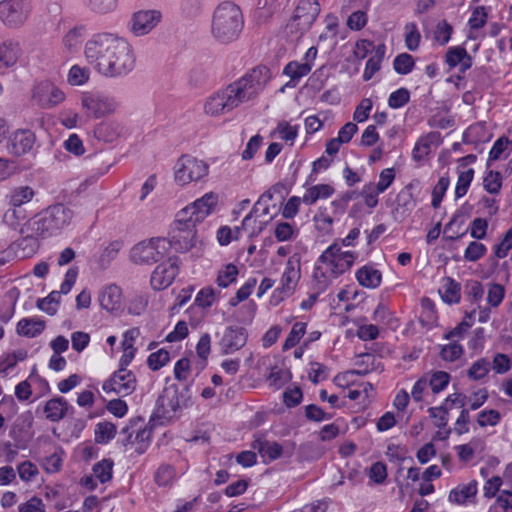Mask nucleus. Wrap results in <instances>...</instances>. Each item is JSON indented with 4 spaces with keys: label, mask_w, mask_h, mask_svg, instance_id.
<instances>
[{
    "label": "nucleus",
    "mask_w": 512,
    "mask_h": 512,
    "mask_svg": "<svg viewBox=\"0 0 512 512\" xmlns=\"http://www.w3.org/2000/svg\"><path fill=\"white\" fill-rule=\"evenodd\" d=\"M28 14V0H3L0 2V19L9 27L22 25Z\"/></svg>",
    "instance_id": "obj_13"
},
{
    "label": "nucleus",
    "mask_w": 512,
    "mask_h": 512,
    "mask_svg": "<svg viewBox=\"0 0 512 512\" xmlns=\"http://www.w3.org/2000/svg\"><path fill=\"white\" fill-rule=\"evenodd\" d=\"M483 186L490 194L499 193L502 186V178L499 172L489 171L483 179Z\"/></svg>",
    "instance_id": "obj_55"
},
{
    "label": "nucleus",
    "mask_w": 512,
    "mask_h": 512,
    "mask_svg": "<svg viewBox=\"0 0 512 512\" xmlns=\"http://www.w3.org/2000/svg\"><path fill=\"white\" fill-rule=\"evenodd\" d=\"M270 70L258 66L224 89L211 95L204 104V111L210 116H219L232 111L244 102L255 99L270 80Z\"/></svg>",
    "instance_id": "obj_2"
},
{
    "label": "nucleus",
    "mask_w": 512,
    "mask_h": 512,
    "mask_svg": "<svg viewBox=\"0 0 512 512\" xmlns=\"http://www.w3.org/2000/svg\"><path fill=\"white\" fill-rule=\"evenodd\" d=\"M179 272L177 257H169L166 261L156 266L151 274V287L156 291L168 288Z\"/></svg>",
    "instance_id": "obj_15"
},
{
    "label": "nucleus",
    "mask_w": 512,
    "mask_h": 512,
    "mask_svg": "<svg viewBox=\"0 0 512 512\" xmlns=\"http://www.w3.org/2000/svg\"><path fill=\"white\" fill-rule=\"evenodd\" d=\"M428 413L431 418L435 419V425L438 428H445L447 426L449 412L446 406L430 407Z\"/></svg>",
    "instance_id": "obj_61"
},
{
    "label": "nucleus",
    "mask_w": 512,
    "mask_h": 512,
    "mask_svg": "<svg viewBox=\"0 0 512 512\" xmlns=\"http://www.w3.org/2000/svg\"><path fill=\"white\" fill-rule=\"evenodd\" d=\"M372 107H373V103H372L371 99H369V98L362 99L354 111L353 119L355 121H357L358 123H362V122L366 121L370 115Z\"/></svg>",
    "instance_id": "obj_63"
},
{
    "label": "nucleus",
    "mask_w": 512,
    "mask_h": 512,
    "mask_svg": "<svg viewBox=\"0 0 512 512\" xmlns=\"http://www.w3.org/2000/svg\"><path fill=\"white\" fill-rule=\"evenodd\" d=\"M170 360L169 352L165 349H160L154 353H151L147 359L149 368L153 371H157L165 366Z\"/></svg>",
    "instance_id": "obj_52"
},
{
    "label": "nucleus",
    "mask_w": 512,
    "mask_h": 512,
    "mask_svg": "<svg viewBox=\"0 0 512 512\" xmlns=\"http://www.w3.org/2000/svg\"><path fill=\"white\" fill-rule=\"evenodd\" d=\"M89 75L88 68L73 65L68 73V82L73 86L83 85L89 80Z\"/></svg>",
    "instance_id": "obj_47"
},
{
    "label": "nucleus",
    "mask_w": 512,
    "mask_h": 512,
    "mask_svg": "<svg viewBox=\"0 0 512 512\" xmlns=\"http://www.w3.org/2000/svg\"><path fill=\"white\" fill-rule=\"evenodd\" d=\"M306 331V323L304 322H296L288 334L284 344L283 350L287 351L298 344L300 339L304 336Z\"/></svg>",
    "instance_id": "obj_42"
},
{
    "label": "nucleus",
    "mask_w": 512,
    "mask_h": 512,
    "mask_svg": "<svg viewBox=\"0 0 512 512\" xmlns=\"http://www.w3.org/2000/svg\"><path fill=\"white\" fill-rule=\"evenodd\" d=\"M505 296V289L501 284L492 283L489 285L487 301L490 306L498 307Z\"/></svg>",
    "instance_id": "obj_58"
},
{
    "label": "nucleus",
    "mask_w": 512,
    "mask_h": 512,
    "mask_svg": "<svg viewBox=\"0 0 512 512\" xmlns=\"http://www.w3.org/2000/svg\"><path fill=\"white\" fill-rule=\"evenodd\" d=\"M275 133L279 135L280 139L288 142L290 145H293L298 134V128L297 126L290 125L286 121H282L278 123Z\"/></svg>",
    "instance_id": "obj_49"
},
{
    "label": "nucleus",
    "mask_w": 512,
    "mask_h": 512,
    "mask_svg": "<svg viewBox=\"0 0 512 512\" xmlns=\"http://www.w3.org/2000/svg\"><path fill=\"white\" fill-rule=\"evenodd\" d=\"M354 262L352 252H342L337 244L330 245L319 257L313 279L317 293L311 296L315 301L318 294L324 292L334 279L349 270Z\"/></svg>",
    "instance_id": "obj_4"
},
{
    "label": "nucleus",
    "mask_w": 512,
    "mask_h": 512,
    "mask_svg": "<svg viewBox=\"0 0 512 512\" xmlns=\"http://www.w3.org/2000/svg\"><path fill=\"white\" fill-rule=\"evenodd\" d=\"M21 55L19 43L6 40L0 43V69L13 67Z\"/></svg>",
    "instance_id": "obj_26"
},
{
    "label": "nucleus",
    "mask_w": 512,
    "mask_h": 512,
    "mask_svg": "<svg viewBox=\"0 0 512 512\" xmlns=\"http://www.w3.org/2000/svg\"><path fill=\"white\" fill-rule=\"evenodd\" d=\"M122 248V242L113 241L104 248L98 258V264L101 269H106L110 266L113 260L116 259L120 249Z\"/></svg>",
    "instance_id": "obj_37"
},
{
    "label": "nucleus",
    "mask_w": 512,
    "mask_h": 512,
    "mask_svg": "<svg viewBox=\"0 0 512 512\" xmlns=\"http://www.w3.org/2000/svg\"><path fill=\"white\" fill-rule=\"evenodd\" d=\"M320 12V5L316 0H300L293 19L301 30H307L316 20Z\"/></svg>",
    "instance_id": "obj_20"
},
{
    "label": "nucleus",
    "mask_w": 512,
    "mask_h": 512,
    "mask_svg": "<svg viewBox=\"0 0 512 512\" xmlns=\"http://www.w3.org/2000/svg\"><path fill=\"white\" fill-rule=\"evenodd\" d=\"M436 138V133H429L421 137L416 142L412 151L413 159L417 162L422 161L431 152V145L435 142Z\"/></svg>",
    "instance_id": "obj_35"
},
{
    "label": "nucleus",
    "mask_w": 512,
    "mask_h": 512,
    "mask_svg": "<svg viewBox=\"0 0 512 512\" xmlns=\"http://www.w3.org/2000/svg\"><path fill=\"white\" fill-rule=\"evenodd\" d=\"M453 33V27L446 20H441L437 23L434 31V39L440 45H446Z\"/></svg>",
    "instance_id": "obj_50"
},
{
    "label": "nucleus",
    "mask_w": 512,
    "mask_h": 512,
    "mask_svg": "<svg viewBox=\"0 0 512 512\" xmlns=\"http://www.w3.org/2000/svg\"><path fill=\"white\" fill-rule=\"evenodd\" d=\"M300 258L297 255L289 257L281 278V287L273 293V299L283 300L290 296L300 279Z\"/></svg>",
    "instance_id": "obj_14"
},
{
    "label": "nucleus",
    "mask_w": 512,
    "mask_h": 512,
    "mask_svg": "<svg viewBox=\"0 0 512 512\" xmlns=\"http://www.w3.org/2000/svg\"><path fill=\"white\" fill-rule=\"evenodd\" d=\"M334 188L329 184L311 186L303 195L302 201L307 205L314 204L319 199H327L334 193Z\"/></svg>",
    "instance_id": "obj_32"
},
{
    "label": "nucleus",
    "mask_w": 512,
    "mask_h": 512,
    "mask_svg": "<svg viewBox=\"0 0 512 512\" xmlns=\"http://www.w3.org/2000/svg\"><path fill=\"white\" fill-rule=\"evenodd\" d=\"M73 411V407L63 397H54L48 400L43 407L45 418L51 422H59Z\"/></svg>",
    "instance_id": "obj_24"
},
{
    "label": "nucleus",
    "mask_w": 512,
    "mask_h": 512,
    "mask_svg": "<svg viewBox=\"0 0 512 512\" xmlns=\"http://www.w3.org/2000/svg\"><path fill=\"white\" fill-rule=\"evenodd\" d=\"M122 126L114 121L101 122L94 129V136L104 142H113L122 133Z\"/></svg>",
    "instance_id": "obj_27"
},
{
    "label": "nucleus",
    "mask_w": 512,
    "mask_h": 512,
    "mask_svg": "<svg viewBox=\"0 0 512 512\" xmlns=\"http://www.w3.org/2000/svg\"><path fill=\"white\" fill-rule=\"evenodd\" d=\"M474 177V170L472 168H469L465 171H461L458 176L456 188H455V195L456 198H461L464 196L468 188L473 180Z\"/></svg>",
    "instance_id": "obj_45"
},
{
    "label": "nucleus",
    "mask_w": 512,
    "mask_h": 512,
    "mask_svg": "<svg viewBox=\"0 0 512 512\" xmlns=\"http://www.w3.org/2000/svg\"><path fill=\"white\" fill-rule=\"evenodd\" d=\"M410 100V92L407 88H399L392 92L388 98V106L392 109H399Z\"/></svg>",
    "instance_id": "obj_51"
},
{
    "label": "nucleus",
    "mask_w": 512,
    "mask_h": 512,
    "mask_svg": "<svg viewBox=\"0 0 512 512\" xmlns=\"http://www.w3.org/2000/svg\"><path fill=\"white\" fill-rule=\"evenodd\" d=\"M510 249H512V226L504 234L502 241L494 246V254L497 258H504Z\"/></svg>",
    "instance_id": "obj_64"
},
{
    "label": "nucleus",
    "mask_w": 512,
    "mask_h": 512,
    "mask_svg": "<svg viewBox=\"0 0 512 512\" xmlns=\"http://www.w3.org/2000/svg\"><path fill=\"white\" fill-rule=\"evenodd\" d=\"M100 306L113 314L120 313L123 310L122 290L116 284H110L103 287L98 294Z\"/></svg>",
    "instance_id": "obj_21"
},
{
    "label": "nucleus",
    "mask_w": 512,
    "mask_h": 512,
    "mask_svg": "<svg viewBox=\"0 0 512 512\" xmlns=\"http://www.w3.org/2000/svg\"><path fill=\"white\" fill-rule=\"evenodd\" d=\"M248 333L240 326H229L225 329L219 342L222 354H233L243 348L247 342Z\"/></svg>",
    "instance_id": "obj_18"
},
{
    "label": "nucleus",
    "mask_w": 512,
    "mask_h": 512,
    "mask_svg": "<svg viewBox=\"0 0 512 512\" xmlns=\"http://www.w3.org/2000/svg\"><path fill=\"white\" fill-rule=\"evenodd\" d=\"M137 380L132 371L127 368H119L111 377L103 383L102 389L106 392H114L122 397L134 392Z\"/></svg>",
    "instance_id": "obj_12"
},
{
    "label": "nucleus",
    "mask_w": 512,
    "mask_h": 512,
    "mask_svg": "<svg viewBox=\"0 0 512 512\" xmlns=\"http://www.w3.org/2000/svg\"><path fill=\"white\" fill-rule=\"evenodd\" d=\"M405 29V45L408 50L415 51L420 45L421 35L414 22L407 23Z\"/></svg>",
    "instance_id": "obj_43"
},
{
    "label": "nucleus",
    "mask_w": 512,
    "mask_h": 512,
    "mask_svg": "<svg viewBox=\"0 0 512 512\" xmlns=\"http://www.w3.org/2000/svg\"><path fill=\"white\" fill-rule=\"evenodd\" d=\"M487 252V248L484 244L472 241L464 252V258L467 261L475 262L482 258Z\"/></svg>",
    "instance_id": "obj_57"
},
{
    "label": "nucleus",
    "mask_w": 512,
    "mask_h": 512,
    "mask_svg": "<svg viewBox=\"0 0 512 512\" xmlns=\"http://www.w3.org/2000/svg\"><path fill=\"white\" fill-rule=\"evenodd\" d=\"M209 167L203 160L190 155L181 156L175 165V181L180 185L199 181L207 176Z\"/></svg>",
    "instance_id": "obj_8"
},
{
    "label": "nucleus",
    "mask_w": 512,
    "mask_h": 512,
    "mask_svg": "<svg viewBox=\"0 0 512 512\" xmlns=\"http://www.w3.org/2000/svg\"><path fill=\"white\" fill-rule=\"evenodd\" d=\"M61 299V292L52 291L47 297L37 300V307L49 315H55L57 305Z\"/></svg>",
    "instance_id": "obj_40"
},
{
    "label": "nucleus",
    "mask_w": 512,
    "mask_h": 512,
    "mask_svg": "<svg viewBox=\"0 0 512 512\" xmlns=\"http://www.w3.org/2000/svg\"><path fill=\"white\" fill-rule=\"evenodd\" d=\"M463 352L464 350L462 345H460L457 340H452L451 343L444 345L442 347L440 351V357L444 361L453 362L459 359L462 356Z\"/></svg>",
    "instance_id": "obj_46"
},
{
    "label": "nucleus",
    "mask_w": 512,
    "mask_h": 512,
    "mask_svg": "<svg viewBox=\"0 0 512 512\" xmlns=\"http://www.w3.org/2000/svg\"><path fill=\"white\" fill-rule=\"evenodd\" d=\"M217 202L218 196L216 194L212 192L206 193L200 199L180 210L177 213V217L182 223L186 221L196 226L197 223L202 222L212 212Z\"/></svg>",
    "instance_id": "obj_10"
},
{
    "label": "nucleus",
    "mask_w": 512,
    "mask_h": 512,
    "mask_svg": "<svg viewBox=\"0 0 512 512\" xmlns=\"http://www.w3.org/2000/svg\"><path fill=\"white\" fill-rule=\"evenodd\" d=\"M32 100L41 108L49 109L60 104L65 99V94L50 81L36 83L31 91Z\"/></svg>",
    "instance_id": "obj_11"
},
{
    "label": "nucleus",
    "mask_w": 512,
    "mask_h": 512,
    "mask_svg": "<svg viewBox=\"0 0 512 512\" xmlns=\"http://www.w3.org/2000/svg\"><path fill=\"white\" fill-rule=\"evenodd\" d=\"M85 57L101 75L120 78L133 71L136 57L133 47L124 38L109 33L93 36L85 45Z\"/></svg>",
    "instance_id": "obj_1"
},
{
    "label": "nucleus",
    "mask_w": 512,
    "mask_h": 512,
    "mask_svg": "<svg viewBox=\"0 0 512 512\" xmlns=\"http://www.w3.org/2000/svg\"><path fill=\"white\" fill-rule=\"evenodd\" d=\"M491 369V363L486 358H480L469 368L467 374L473 380L484 378Z\"/></svg>",
    "instance_id": "obj_44"
},
{
    "label": "nucleus",
    "mask_w": 512,
    "mask_h": 512,
    "mask_svg": "<svg viewBox=\"0 0 512 512\" xmlns=\"http://www.w3.org/2000/svg\"><path fill=\"white\" fill-rule=\"evenodd\" d=\"M294 227L287 222H281L276 225L274 235L279 242L290 241L295 237Z\"/></svg>",
    "instance_id": "obj_62"
},
{
    "label": "nucleus",
    "mask_w": 512,
    "mask_h": 512,
    "mask_svg": "<svg viewBox=\"0 0 512 512\" xmlns=\"http://www.w3.org/2000/svg\"><path fill=\"white\" fill-rule=\"evenodd\" d=\"M477 494V482L470 481L467 484L459 485L452 489L449 493V500L451 502L462 504L465 501L474 498Z\"/></svg>",
    "instance_id": "obj_31"
},
{
    "label": "nucleus",
    "mask_w": 512,
    "mask_h": 512,
    "mask_svg": "<svg viewBox=\"0 0 512 512\" xmlns=\"http://www.w3.org/2000/svg\"><path fill=\"white\" fill-rule=\"evenodd\" d=\"M183 406L186 404L181 402L178 386L171 384L166 386L159 395L153 415L163 424L174 419Z\"/></svg>",
    "instance_id": "obj_7"
},
{
    "label": "nucleus",
    "mask_w": 512,
    "mask_h": 512,
    "mask_svg": "<svg viewBox=\"0 0 512 512\" xmlns=\"http://www.w3.org/2000/svg\"><path fill=\"white\" fill-rule=\"evenodd\" d=\"M445 63L449 69L458 67L459 72L464 74L472 67L473 59L467 50L462 46H454L447 49L445 53Z\"/></svg>",
    "instance_id": "obj_22"
},
{
    "label": "nucleus",
    "mask_w": 512,
    "mask_h": 512,
    "mask_svg": "<svg viewBox=\"0 0 512 512\" xmlns=\"http://www.w3.org/2000/svg\"><path fill=\"white\" fill-rule=\"evenodd\" d=\"M239 271L236 265L229 263L224 269L220 270L216 279L219 287L227 288L236 281Z\"/></svg>",
    "instance_id": "obj_41"
},
{
    "label": "nucleus",
    "mask_w": 512,
    "mask_h": 512,
    "mask_svg": "<svg viewBox=\"0 0 512 512\" xmlns=\"http://www.w3.org/2000/svg\"><path fill=\"white\" fill-rule=\"evenodd\" d=\"M273 198V192L271 189L265 191L258 201L254 204L252 210L248 215L245 216V218L242 221V229L247 230L249 227H251V223H255V220L253 219L254 215H257L258 211L260 210L261 204H265V207L263 208L262 215H268L269 214V205L268 202Z\"/></svg>",
    "instance_id": "obj_34"
},
{
    "label": "nucleus",
    "mask_w": 512,
    "mask_h": 512,
    "mask_svg": "<svg viewBox=\"0 0 512 512\" xmlns=\"http://www.w3.org/2000/svg\"><path fill=\"white\" fill-rule=\"evenodd\" d=\"M461 286L452 278L444 279V283L439 290L441 298L448 304H456L461 298Z\"/></svg>",
    "instance_id": "obj_33"
},
{
    "label": "nucleus",
    "mask_w": 512,
    "mask_h": 512,
    "mask_svg": "<svg viewBox=\"0 0 512 512\" xmlns=\"http://www.w3.org/2000/svg\"><path fill=\"white\" fill-rule=\"evenodd\" d=\"M35 195V190L28 185H19L10 189L9 193L6 195V200L10 208L4 214L5 221L10 225H14L15 222L13 220L24 219L25 215L19 208L30 203Z\"/></svg>",
    "instance_id": "obj_9"
},
{
    "label": "nucleus",
    "mask_w": 512,
    "mask_h": 512,
    "mask_svg": "<svg viewBox=\"0 0 512 512\" xmlns=\"http://www.w3.org/2000/svg\"><path fill=\"white\" fill-rule=\"evenodd\" d=\"M81 102L87 113L95 118L112 113L117 107L113 98L91 92L84 93Z\"/></svg>",
    "instance_id": "obj_17"
},
{
    "label": "nucleus",
    "mask_w": 512,
    "mask_h": 512,
    "mask_svg": "<svg viewBox=\"0 0 512 512\" xmlns=\"http://www.w3.org/2000/svg\"><path fill=\"white\" fill-rule=\"evenodd\" d=\"M73 218V211L63 204L49 206L26 221L20 229L23 236L20 246L29 248L25 256L33 254L38 248V238L51 236L66 226Z\"/></svg>",
    "instance_id": "obj_3"
},
{
    "label": "nucleus",
    "mask_w": 512,
    "mask_h": 512,
    "mask_svg": "<svg viewBox=\"0 0 512 512\" xmlns=\"http://www.w3.org/2000/svg\"><path fill=\"white\" fill-rule=\"evenodd\" d=\"M316 227L319 231L330 232L333 225V218L327 213L326 208H319L314 216Z\"/></svg>",
    "instance_id": "obj_59"
},
{
    "label": "nucleus",
    "mask_w": 512,
    "mask_h": 512,
    "mask_svg": "<svg viewBox=\"0 0 512 512\" xmlns=\"http://www.w3.org/2000/svg\"><path fill=\"white\" fill-rule=\"evenodd\" d=\"M83 28L71 29L63 38V44L70 52L76 50L83 41Z\"/></svg>",
    "instance_id": "obj_54"
},
{
    "label": "nucleus",
    "mask_w": 512,
    "mask_h": 512,
    "mask_svg": "<svg viewBox=\"0 0 512 512\" xmlns=\"http://www.w3.org/2000/svg\"><path fill=\"white\" fill-rule=\"evenodd\" d=\"M196 226L192 223H182L179 218L176 217L174 223L173 234L171 240L168 241L169 248L173 247L177 252H186L190 250L195 244Z\"/></svg>",
    "instance_id": "obj_16"
},
{
    "label": "nucleus",
    "mask_w": 512,
    "mask_h": 512,
    "mask_svg": "<svg viewBox=\"0 0 512 512\" xmlns=\"http://www.w3.org/2000/svg\"><path fill=\"white\" fill-rule=\"evenodd\" d=\"M35 144V135L31 130H17L9 138V151L17 156L29 152Z\"/></svg>",
    "instance_id": "obj_23"
},
{
    "label": "nucleus",
    "mask_w": 512,
    "mask_h": 512,
    "mask_svg": "<svg viewBox=\"0 0 512 512\" xmlns=\"http://www.w3.org/2000/svg\"><path fill=\"white\" fill-rule=\"evenodd\" d=\"M415 67V60L412 55L408 53H400L393 61V69L397 74L407 75Z\"/></svg>",
    "instance_id": "obj_38"
},
{
    "label": "nucleus",
    "mask_w": 512,
    "mask_h": 512,
    "mask_svg": "<svg viewBox=\"0 0 512 512\" xmlns=\"http://www.w3.org/2000/svg\"><path fill=\"white\" fill-rule=\"evenodd\" d=\"M312 66L310 63H298L296 61L289 62L283 70V73L290 78L288 86L295 87L299 80L309 74Z\"/></svg>",
    "instance_id": "obj_29"
},
{
    "label": "nucleus",
    "mask_w": 512,
    "mask_h": 512,
    "mask_svg": "<svg viewBox=\"0 0 512 512\" xmlns=\"http://www.w3.org/2000/svg\"><path fill=\"white\" fill-rule=\"evenodd\" d=\"M169 252L168 240L164 238L143 241L132 247L130 259L139 265H151L162 260Z\"/></svg>",
    "instance_id": "obj_6"
},
{
    "label": "nucleus",
    "mask_w": 512,
    "mask_h": 512,
    "mask_svg": "<svg viewBox=\"0 0 512 512\" xmlns=\"http://www.w3.org/2000/svg\"><path fill=\"white\" fill-rule=\"evenodd\" d=\"M244 27V18L238 5L225 1L214 10L211 22L213 38L222 44H228L238 39Z\"/></svg>",
    "instance_id": "obj_5"
},
{
    "label": "nucleus",
    "mask_w": 512,
    "mask_h": 512,
    "mask_svg": "<svg viewBox=\"0 0 512 512\" xmlns=\"http://www.w3.org/2000/svg\"><path fill=\"white\" fill-rule=\"evenodd\" d=\"M359 284L366 288H376L382 281V274L371 266H363L356 272Z\"/></svg>",
    "instance_id": "obj_28"
},
{
    "label": "nucleus",
    "mask_w": 512,
    "mask_h": 512,
    "mask_svg": "<svg viewBox=\"0 0 512 512\" xmlns=\"http://www.w3.org/2000/svg\"><path fill=\"white\" fill-rule=\"evenodd\" d=\"M218 294L212 287L202 288L195 298V303L202 308L210 307L217 299Z\"/></svg>",
    "instance_id": "obj_53"
},
{
    "label": "nucleus",
    "mask_w": 512,
    "mask_h": 512,
    "mask_svg": "<svg viewBox=\"0 0 512 512\" xmlns=\"http://www.w3.org/2000/svg\"><path fill=\"white\" fill-rule=\"evenodd\" d=\"M116 426L111 422H99L95 427V442L107 444L116 435Z\"/></svg>",
    "instance_id": "obj_36"
},
{
    "label": "nucleus",
    "mask_w": 512,
    "mask_h": 512,
    "mask_svg": "<svg viewBox=\"0 0 512 512\" xmlns=\"http://www.w3.org/2000/svg\"><path fill=\"white\" fill-rule=\"evenodd\" d=\"M450 381V375L449 373L445 371H436L434 372L429 381L427 382L429 386L431 387L433 393L437 394L441 391H443Z\"/></svg>",
    "instance_id": "obj_48"
},
{
    "label": "nucleus",
    "mask_w": 512,
    "mask_h": 512,
    "mask_svg": "<svg viewBox=\"0 0 512 512\" xmlns=\"http://www.w3.org/2000/svg\"><path fill=\"white\" fill-rule=\"evenodd\" d=\"M449 183L450 181L448 177H441L437 184L434 186L431 201V205L434 208H438L440 206V203L445 195V192L449 187Z\"/></svg>",
    "instance_id": "obj_56"
},
{
    "label": "nucleus",
    "mask_w": 512,
    "mask_h": 512,
    "mask_svg": "<svg viewBox=\"0 0 512 512\" xmlns=\"http://www.w3.org/2000/svg\"><path fill=\"white\" fill-rule=\"evenodd\" d=\"M113 466L112 460L103 459L93 466V474L101 483H106L112 478Z\"/></svg>",
    "instance_id": "obj_39"
},
{
    "label": "nucleus",
    "mask_w": 512,
    "mask_h": 512,
    "mask_svg": "<svg viewBox=\"0 0 512 512\" xmlns=\"http://www.w3.org/2000/svg\"><path fill=\"white\" fill-rule=\"evenodd\" d=\"M252 448L257 450L264 462L273 461L281 457L283 448L276 441H269L262 437L252 442Z\"/></svg>",
    "instance_id": "obj_25"
},
{
    "label": "nucleus",
    "mask_w": 512,
    "mask_h": 512,
    "mask_svg": "<svg viewBox=\"0 0 512 512\" xmlns=\"http://www.w3.org/2000/svg\"><path fill=\"white\" fill-rule=\"evenodd\" d=\"M45 328V322L36 318H23L17 324V333L33 338L40 335Z\"/></svg>",
    "instance_id": "obj_30"
},
{
    "label": "nucleus",
    "mask_w": 512,
    "mask_h": 512,
    "mask_svg": "<svg viewBox=\"0 0 512 512\" xmlns=\"http://www.w3.org/2000/svg\"><path fill=\"white\" fill-rule=\"evenodd\" d=\"M161 20V13L156 10L138 11L133 14L130 29L136 36L148 34Z\"/></svg>",
    "instance_id": "obj_19"
},
{
    "label": "nucleus",
    "mask_w": 512,
    "mask_h": 512,
    "mask_svg": "<svg viewBox=\"0 0 512 512\" xmlns=\"http://www.w3.org/2000/svg\"><path fill=\"white\" fill-rule=\"evenodd\" d=\"M500 419L501 415L497 410H483L478 414L477 423L480 427L495 426L499 423Z\"/></svg>",
    "instance_id": "obj_60"
}]
</instances>
